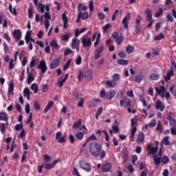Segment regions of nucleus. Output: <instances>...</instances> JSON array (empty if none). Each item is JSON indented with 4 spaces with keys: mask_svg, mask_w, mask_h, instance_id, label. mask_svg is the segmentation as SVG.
Masks as SVG:
<instances>
[{
    "mask_svg": "<svg viewBox=\"0 0 176 176\" xmlns=\"http://www.w3.org/2000/svg\"><path fill=\"white\" fill-rule=\"evenodd\" d=\"M131 17V14L128 13L127 16H126L123 19H122V24L126 28V30L129 29V20H130V18Z\"/></svg>",
    "mask_w": 176,
    "mask_h": 176,
    "instance_id": "obj_7",
    "label": "nucleus"
},
{
    "mask_svg": "<svg viewBox=\"0 0 176 176\" xmlns=\"http://www.w3.org/2000/svg\"><path fill=\"white\" fill-rule=\"evenodd\" d=\"M79 166L80 168L87 171V173H90L91 171V166L87 161L81 160L79 162Z\"/></svg>",
    "mask_w": 176,
    "mask_h": 176,
    "instance_id": "obj_2",
    "label": "nucleus"
},
{
    "mask_svg": "<svg viewBox=\"0 0 176 176\" xmlns=\"http://www.w3.org/2000/svg\"><path fill=\"white\" fill-rule=\"evenodd\" d=\"M149 127H155L156 126V120H152L151 122L148 124Z\"/></svg>",
    "mask_w": 176,
    "mask_h": 176,
    "instance_id": "obj_63",
    "label": "nucleus"
},
{
    "mask_svg": "<svg viewBox=\"0 0 176 176\" xmlns=\"http://www.w3.org/2000/svg\"><path fill=\"white\" fill-rule=\"evenodd\" d=\"M35 77L32 75V73H29L28 76V84L31 85V82H34Z\"/></svg>",
    "mask_w": 176,
    "mask_h": 176,
    "instance_id": "obj_25",
    "label": "nucleus"
},
{
    "mask_svg": "<svg viewBox=\"0 0 176 176\" xmlns=\"http://www.w3.org/2000/svg\"><path fill=\"white\" fill-rule=\"evenodd\" d=\"M34 108L35 111H39V109H41V105L39 104L38 101H35L34 102Z\"/></svg>",
    "mask_w": 176,
    "mask_h": 176,
    "instance_id": "obj_43",
    "label": "nucleus"
},
{
    "mask_svg": "<svg viewBox=\"0 0 176 176\" xmlns=\"http://www.w3.org/2000/svg\"><path fill=\"white\" fill-rule=\"evenodd\" d=\"M84 102H85V99L83 98H80L79 102L77 104V107H83Z\"/></svg>",
    "mask_w": 176,
    "mask_h": 176,
    "instance_id": "obj_50",
    "label": "nucleus"
},
{
    "mask_svg": "<svg viewBox=\"0 0 176 176\" xmlns=\"http://www.w3.org/2000/svg\"><path fill=\"white\" fill-rule=\"evenodd\" d=\"M133 51H134V47L130 45H128L126 50V53L128 54L133 53Z\"/></svg>",
    "mask_w": 176,
    "mask_h": 176,
    "instance_id": "obj_33",
    "label": "nucleus"
},
{
    "mask_svg": "<svg viewBox=\"0 0 176 176\" xmlns=\"http://www.w3.org/2000/svg\"><path fill=\"white\" fill-rule=\"evenodd\" d=\"M14 38L16 41H20V39H21V31H20V30H14Z\"/></svg>",
    "mask_w": 176,
    "mask_h": 176,
    "instance_id": "obj_16",
    "label": "nucleus"
},
{
    "mask_svg": "<svg viewBox=\"0 0 176 176\" xmlns=\"http://www.w3.org/2000/svg\"><path fill=\"white\" fill-rule=\"evenodd\" d=\"M50 45L53 47L54 49H56V50H58L60 49V46L58 45V43H57L56 40H53L50 43Z\"/></svg>",
    "mask_w": 176,
    "mask_h": 176,
    "instance_id": "obj_18",
    "label": "nucleus"
},
{
    "mask_svg": "<svg viewBox=\"0 0 176 176\" xmlns=\"http://www.w3.org/2000/svg\"><path fill=\"white\" fill-rule=\"evenodd\" d=\"M112 168V164L111 163L106 164L102 166V171L103 173H108L109 170Z\"/></svg>",
    "mask_w": 176,
    "mask_h": 176,
    "instance_id": "obj_15",
    "label": "nucleus"
},
{
    "mask_svg": "<svg viewBox=\"0 0 176 176\" xmlns=\"http://www.w3.org/2000/svg\"><path fill=\"white\" fill-rule=\"evenodd\" d=\"M170 133L173 135H176V126H172L170 128Z\"/></svg>",
    "mask_w": 176,
    "mask_h": 176,
    "instance_id": "obj_64",
    "label": "nucleus"
},
{
    "mask_svg": "<svg viewBox=\"0 0 176 176\" xmlns=\"http://www.w3.org/2000/svg\"><path fill=\"white\" fill-rule=\"evenodd\" d=\"M85 31H86V28H82V29H77L76 30V36L78 37L79 36L80 34H83V32H85Z\"/></svg>",
    "mask_w": 176,
    "mask_h": 176,
    "instance_id": "obj_35",
    "label": "nucleus"
},
{
    "mask_svg": "<svg viewBox=\"0 0 176 176\" xmlns=\"http://www.w3.org/2000/svg\"><path fill=\"white\" fill-rule=\"evenodd\" d=\"M75 137H76V138H77V140H82L83 139V133L78 132V133H76Z\"/></svg>",
    "mask_w": 176,
    "mask_h": 176,
    "instance_id": "obj_42",
    "label": "nucleus"
},
{
    "mask_svg": "<svg viewBox=\"0 0 176 176\" xmlns=\"http://www.w3.org/2000/svg\"><path fill=\"white\" fill-rule=\"evenodd\" d=\"M103 50H104L103 46H101L99 48L96 50L94 52V60H98V58H100V54L101 53H102Z\"/></svg>",
    "mask_w": 176,
    "mask_h": 176,
    "instance_id": "obj_6",
    "label": "nucleus"
},
{
    "mask_svg": "<svg viewBox=\"0 0 176 176\" xmlns=\"http://www.w3.org/2000/svg\"><path fill=\"white\" fill-rule=\"evenodd\" d=\"M72 54V51L69 48H68L64 51L65 57H67V56H69V54Z\"/></svg>",
    "mask_w": 176,
    "mask_h": 176,
    "instance_id": "obj_53",
    "label": "nucleus"
},
{
    "mask_svg": "<svg viewBox=\"0 0 176 176\" xmlns=\"http://www.w3.org/2000/svg\"><path fill=\"white\" fill-rule=\"evenodd\" d=\"M155 109H159L161 111V112H163V111H164V104H162V101L160 100H157L155 102Z\"/></svg>",
    "mask_w": 176,
    "mask_h": 176,
    "instance_id": "obj_11",
    "label": "nucleus"
},
{
    "mask_svg": "<svg viewBox=\"0 0 176 176\" xmlns=\"http://www.w3.org/2000/svg\"><path fill=\"white\" fill-rule=\"evenodd\" d=\"M35 63H36V60L35 59V56H33L30 64V68H33V67H34Z\"/></svg>",
    "mask_w": 176,
    "mask_h": 176,
    "instance_id": "obj_49",
    "label": "nucleus"
},
{
    "mask_svg": "<svg viewBox=\"0 0 176 176\" xmlns=\"http://www.w3.org/2000/svg\"><path fill=\"white\" fill-rule=\"evenodd\" d=\"M116 96V91L111 90L106 94V98L107 100H112Z\"/></svg>",
    "mask_w": 176,
    "mask_h": 176,
    "instance_id": "obj_13",
    "label": "nucleus"
},
{
    "mask_svg": "<svg viewBox=\"0 0 176 176\" xmlns=\"http://www.w3.org/2000/svg\"><path fill=\"white\" fill-rule=\"evenodd\" d=\"M159 78H160V76L156 73H152L150 75V79H151V80H157Z\"/></svg>",
    "mask_w": 176,
    "mask_h": 176,
    "instance_id": "obj_28",
    "label": "nucleus"
},
{
    "mask_svg": "<svg viewBox=\"0 0 176 176\" xmlns=\"http://www.w3.org/2000/svg\"><path fill=\"white\" fill-rule=\"evenodd\" d=\"M14 90V85L13 82H9L8 84V97H13L14 96V93H13V91Z\"/></svg>",
    "mask_w": 176,
    "mask_h": 176,
    "instance_id": "obj_9",
    "label": "nucleus"
},
{
    "mask_svg": "<svg viewBox=\"0 0 176 176\" xmlns=\"http://www.w3.org/2000/svg\"><path fill=\"white\" fill-rule=\"evenodd\" d=\"M163 14V8H160L159 11L155 12V17H160Z\"/></svg>",
    "mask_w": 176,
    "mask_h": 176,
    "instance_id": "obj_48",
    "label": "nucleus"
},
{
    "mask_svg": "<svg viewBox=\"0 0 176 176\" xmlns=\"http://www.w3.org/2000/svg\"><path fill=\"white\" fill-rule=\"evenodd\" d=\"M163 142H164V145H166V146H168V144H170V142L168 141V136H166L164 138Z\"/></svg>",
    "mask_w": 176,
    "mask_h": 176,
    "instance_id": "obj_56",
    "label": "nucleus"
},
{
    "mask_svg": "<svg viewBox=\"0 0 176 176\" xmlns=\"http://www.w3.org/2000/svg\"><path fill=\"white\" fill-rule=\"evenodd\" d=\"M82 43L83 47H91V38L84 36L82 38Z\"/></svg>",
    "mask_w": 176,
    "mask_h": 176,
    "instance_id": "obj_3",
    "label": "nucleus"
},
{
    "mask_svg": "<svg viewBox=\"0 0 176 176\" xmlns=\"http://www.w3.org/2000/svg\"><path fill=\"white\" fill-rule=\"evenodd\" d=\"M119 79H120V76L119 74H115L113 75V80H114V82L119 80Z\"/></svg>",
    "mask_w": 176,
    "mask_h": 176,
    "instance_id": "obj_55",
    "label": "nucleus"
},
{
    "mask_svg": "<svg viewBox=\"0 0 176 176\" xmlns=\"http://www.w3.org/2000/svg\"><path fill=\"white\" fill-rule=\"evenodd\" d=\"M106 84L107 85V86H109V87H116V85H118V82L115 80H107L106 81Z\"/></svg>",
    "mask_w": 176,
    "mask_h": 176,
    "instance_id": "obj_21",
    "label": "nucleus"
},
{
    "mask_svg": "<svg viewBox=\"0 0 176 176\" xmlns=\"http://www.w3.org/2000/svg\"><path fill=\"white\" fill-rule=\"evenodd\" d=\"M145 13L146 14V21H152V13L151 12V10H146Z\"/></svg>",
    "mask_w": 176,
    "mask_h": 176,
    "instance_id": "obj_24",
    "label": "nucleus"
},
{
    "mask_svg": "<svg viewBox=\"0 0 176 176\" xmlns=\"http://www.w3.org/2000/svg\"><path fill=\"white\" fill-rule=\"evenodd\" d=\"M53 104H54V102H53V101H50L47 104V107L44 109L45 113H47L48 111H50V109H52V107H53Z\"/></svg>",
    "mask_w": 176,
    "mask_h": 176,
    "instance_id": "obj_23",
    "label": "nucleus"
},
{
    "mask_svg": "<svg viewBox=\"0 0 176 176\" xmlns=\"http://www.w3.org/2000/svg\"><path fill=\"white\" fill-rule=\"evenodd\" d=\"M117 45H121L122 42H123V36H119L118 38L116 39Z\"/></svg>",
    "mask_w": 176,
    "mask_h": 176,
    "instance_id": "obj_45",
    "label": "nucleus"
},
{
    "mask_svg": "<svg viewBox=\"0 0 176 176\" xmlns=\"http://www.w3.org/2000/svg\"><path fill=\"white\" fill-rule=\"evenodd\" d=\"M161 39H164V35L163 34V33H161L155 36L154 38L155 41H160Z\"/></svg>",
    "mask_w": 176,
    "mask_h": 176,
    "instance_id": "obj_36",
    "label": "nucleus"
},
{
    "mask_svg": "<svg viewBox=\"0 0 176 176\" xmlns=\"http://www.w3.org/2000/svg\"><path fill=\"white\" fill-rule=\"evenodd\" d=\"M170 160L168 159V157L164 156L161 162L163 163V164H166V163H168V161Z\"/></svg>",
    "mask_w": 176,
    "mask_h": 176,
    "instance_id": "obj_51",
    "label": "nucleus"
},
{
    "mask_svg": "<svg viewBox=\"0 0 176 176\" xmlns=\"http://www.w3.org/2000/svg\"><path fill=\"white\" fill-rule=\"evenodd\" d=\"M23 96L24 97H27V100H30V89L28 87H26L23 90Z\"/></svg>",
    "mask_w": 176,
    "mask_h": 176,
    "instance_id": "obj_30",
    "label": "nucleus"
},
{
    "mask_svg": "<svg viewBox=\"0 0 176 176\" xmlns=\"http://www.w3.org/2000/svg\"><path fill=\"white\" fill-rule=\"evenodd\" d=\"M62 20L63 21V28H68L67 25L68 24V17H67V14L65 12L62 14Z\"/></svg>",
    "mask_w": 176,
    "mask_h": 176,
    "instance_id": "obj_14",
    "label": "nucleus"
},
{
    "mask_svg": "<svg viewBox=\"0 0 176 176\" xmlns=\"http://www.w3.org/2000/svg\"><path fill=\"white\" fill-rule=\"evenodd\" d=\"M122 155H123L122 158L124 159L122 163L123 164H124V163L127 162V159H129V151H127V149L123 150Z\"/></svg>",
    "mask_w": 176,
    "mask_h": 176,
    "instance_id": "obj_17",
    "label": "nucleus"
},
{
    "mask_svg": "<svg viewBox=\"0 0 176 176\" xmlns=\"http://www.w3.org/2000/svg\"><path fill=\"white\" fill-rule=\"evenodd\" d=\"M60 64V58L54 59L52 60L50 69H54L55 68H57L58 67V65Z\"/></svg>",
    "mask_w": 176,
    "mask_h": 176,
    "instance_id": "obj_12",
    "label": "nucleus"
},
{
    "mask_svg": "<svg viewBox=\"0 0 176 176\" xmlns=\"http://www.w3.org/2000/svg\"><path fill=\"white\" fill-rule=\"evenodd\" d=\"M38 69H41L43 74H45L47 71V67L46 66V62L45 60L40 61L37 66Z\"/></svg>",
    "mask_w": 176,
    "mask_h": 176,
    "instance_id": "obj_5",
    "label": "nucleus"
},
{
    "mask_svg": "<svg viewBox=\"0 0 176 176\" xmlns=\"http://www.w3.org/2000/svg\"><path fill=\"white\" fill-rule=\"evenodd\" d=\"M69 65H71V59H69L67 62L65 63V65L63 67V71H67L68 68H69Z\"/></svg>",
    "mask_w": 176,
    "mask_h": 176,
    "instance_id": "obj_39",
    "label": "nucleus"
},
{
    "mask_svg": "<svg viewBox=\"0 0 176 176\" xmlns=\"http://www.w3.org/2000/svg\"><path fill=\"white\" fill-rule=\"evenodd\" d=\"M38 9H40L41 13H45V6L41 2L38 3Z\"/></svg>",
    "mask_w": 176,
    "mask_h": 176,
    "instance_id": "obj_38",
    "label": "nucleus"
},
{
    "mask_svg": "<svg viewBox=\"0 0 176 176\" xmlns=\"http://www.w3.org/2000/svg\"><path fill=\"white\" fill-rule=\"evenodd\" d=\"M6 124L8 126V122H6ZM6 124L5 123L0 124V131L2 133H5V129L6 128Z\"/></svg>",
    "mask_w": 176,
    "mask_h": 176,
    "instance_id": "obj_34",
    "label": "nucleus"
},
{
    "mask_svg": "<svg viewBox=\"0 0 176 176\" xmlns=\"http://www.w3.org/2000/svg\"><path fill=\"white\" fill-rule=\"evenodd\" d=\"M172 76H174V69H173V68H171L170 71L167 72L166 75L164 76L165 82L170 80Z\"/></svg>",
    "mask_w": 176,
    "mask_h": 176,
    "instance_id": "obj_8",
    "label": "nucleus"
},
{
    "mask_svg": "<svg viewBox=\"0 0 176 176\" xmlns=\"http://www.w3.org/2000/svg\"><path fill=\"white\" fill-rule=\"evenodd\" d=\"M64 83H65V79L61 80V78H59L57 82V85L59 86V87H62Z\"/></svg>",
    "mask_w": 176,
    "mask_h": 176,
    "instance_id": "obj_47",
    "label": "nucleus"
},
{
    "mask_svg": "<svg viewBox=\"0 0 176 176\" xmlns=\"http://www.w3.org/2000/svg\"><path fill=\"white\" fill-rule=\"evenodd\" d=\"M57 163H58V160H54L52 164H44V168L45 170H51V168H53V167H54Z\"/></svg>",
    "mask_w": 176,
    "mask_h": 176,
    "instance_id": "obj_10",
    "label": "nucleus"
},
{
    "mask_svg": "<svg viewBox=\"0 0 176 176\" xmlns=\"http://www.w3.org/2000/svg\"><path fill=\"white\" fill-rule=\"evenodd\" d=\"M156 152H157V147H151L150 148V153H152V155H155Z\"/></svg>",
    "mask_w": 176,
    "mask_h": 176,
    "instance_id": "obj_61",
    "label": "nucleus"
},
{
    "mask_svg": "<svg viewBox=\"0 0 176 176\" xmlns=\"http://www.w3.org/2000/svg\"><path fill=\"white\" fill-rule=\"evenodd\" d=\"M117 64L120 65H127L129 64V60L124 59H119L117 60Z\"/></svg>",
    "mask_w": 176,
    "mask_h": 176,
    "instance_id": "obj_29",
    "label": "nucleus"
},
{
    "mask_svg": "<svg viewBox=\"0 0 176 176\" xmlns=\"http://www.w3.org/2000/svg\"><path fill=\"white\" fill-rule=\"evenodd\" d=\"M111 26L112 25H111V23H107V25L103 26L102 28L103 34H106L107 31H108V30H109V28H111Z\"/></svg>",
    "mask_w": 176,
    "mask_h": 176,
    "instance_id": "obj_32",
    "label": "nucleus"
},
{
    "mask_svg": "<svg viewBox=\"0 0 176 176\" xmlns=\"http://www.w3.org/2000/svg\"><path fill=\"white\" fill-rule=\"evenodd\" d=\"M156 130H157V131H160V133H162V131H163V126H162V122H160V121H158Z\"/></svg>",
    "mask_w": 176,
    "mask_h": 176,
    "instance_id": "obj_40",
    "label": "nucleus"
},
{
    "mask_svg": "<svg viewBox=\"0 0 176 176\" xmlns=\"http://www.w3.org/2000/svg\"><path fill=\"white\" fill-rule=\"evenodd\" d=\"M101 149L102 147L101 144L98 142H94L89 144V151L95 157H98L100 156V153H101Z\"/></svg>",
    "mask_w": 176,
    "mask_h": 176,
    "instance_id": "obj_1",
    "label": "nucleus"
},
{
    "mask_svg": "<svg viewBox=\"0 0 176 176\" xmlns=\"http://www.w3.org/2000/svg\"><path fill=\"white\" fill-rule=\"evenodd\" d=\"M166 19L168 21H170V23H173V21H174V18H173V16L170 14H167Z\"/></svg>",
    "mask_w": 176,
    "mask_h": 176,
    "instance_id": "obj_57",
    "label": "nucleus"
},
{
    "mask_svg": "<svg viewBox=\"0 0 176 176\" xmlns=\"http://www.w3.org/2000/svg\"><path fill=\"white\" fill-rule=\"evenodd\" d=\"M135 33L136 34V35H138L140 32H141V27H140L139 25H137L135 26Z\"/></svg>",
    "mask_w": 176,
    "mask_h": 176,
    "instance_id": "obj_52",
    "label": "nucleus"
},
{
    "mask_svg": "<svg viewBox=\"0 0 176 176\" xmlns=\"http://www.w3.org/2000/svg\"><path fill=\"white\" fill-rule=\"evenodd\" d=\"M0 120H3L4 122H8V116L6 112L0 113Z\"/></svg>",
    "mask_w": 176,
    "mask_h": 176,
    "instance_id": "obj_27",
    "label": "nucleus"
},
{
    "mask_svg": "<svg viewBox=\"0 0 176 176\" xmlns=\"http://www.w3.org/2000/svg\"><path fill=\"white\" fill-rule=\"evenodd\" d=\"M84 78L87 80H91L93 76H91V72L90 70L87 71L84 74Z\"/></svg>",
    "mask_w": 176,
    "mask_h": 176,
    "instance_id": "obj_20",
    "label": "nucleus"
},
{
    "mask_svg": "<svg viewBox=\"0 0 176 176\" xmlns=\"http://www.w3.org/2000/svg\"><path fill=\"white\" fill-rule=\"evenodd\" d=\"M135 131H137V127L134 126L131 130L130 138H134V137L135 136Z\"/></svg>",
    "mask_w": 176,
    "mask_h": 176,
    "instance_id": "obj_44",
    "label": "nucleus"
},
{
    "mask_svg": "<svg viewBox=\"0 0 176 176\" xmlns=\"http://www.w3.org/2000/svg\"><path fill=\"white\" fill-rule=\"evenodd\" d=\"M118 56L121 58H126V53L124 52H120L118 53Z\"/></svg>",
    "mask_w": 176,
    "mask_h": 176,
    "instance_id": "obj_62",
    "label": "nucleus"
},
{
    "mask_svg": "<svg viewBox=\"0 0 176 176\" xmlns=\"http://www.w3.org/2000/svg\"><path fill=\"white\" fill-rule=\"evenodd\" d=\"M76 42H77V39L76 38H74L72 40V49H75L76 47Z\"/></svg>",
    "mask_w": 176,
    "mask_h": 176,
    "instance_id": "obj_59",
    "label": "nucleus"
},
{
    "mask_svg": "<svg viewBox=\"0 0 176 176\" xmlns=\"http://www.w3.org/2000/svg\"><path fill=\"white\" fill-rule=\"evenodd\" d=\"M80 126H82V119H79L78 122L74 123L73 129H78Z\"/></svg>",
    "mask_w": 176,
    "mask_h": 176,
    "instance_id": "obj_31",
    "label": "nucleus"
},
{
    "mask_svg": "<svg viewBox=\"0 0 176 176\" xmlns=\"http://www.w3.org/2000/svg\"><path fill=\"white\" fill-rule=\"evenodd\" d=\"M142 80H144V76H142V75L141 74H138L136 77H135V81L138 83H140Z\"/></svg>",
    "mask_w": 176,
    "mask_h": 176,
    "instance_id": "obj_37",
    "label": "nucleus"
},
{
    "mask_svg": "<svg viewBox=\"0 0 176 176\" xmlns=\"http://www.w3.org/2000/svg\"><path fill=\"white\" fill-rule=\"evenodd\" d=\"M31 90L34 91V93H38V85L36 84H32L31 85Z\"/></svg>",
    "mask_w": 176,
    "mask_h": 176,
    "instance_id": "obj_41",
    "label": "nucleus"
},
{
    "mask_svg": "<svg viewBox=\"0 0 176 176\" xmlns=\"http://www.w3.org/2000/svg\"><path fill=\"white\" fill-rule=\"evenodd\" d=\"M78 16L81 17L82 20H86L87 19H89V13L87 12L82 13V12H80V13L78 14Z\"/></svg>",
    "mask_w": 176,
    "mask_h": 176,
    "instance_id": "obj_26",
    "label": "nucleus"
},
{
    "mask_svg": "<svg viewBox=\"0 0 176 176\" xmlns=\"http://www.w3.org/2000/svg\"><path fill=\"white\" fill-rule=\"evenodd\" d=\"M153 157L155 164L157 166H159V164H160V160L162 159V157H160L159 155H154Z\"/></svg>",
    "mask_w": 176,
    "mask_h": 176,
    "instance_id": "obj_19",
    "label": "nucleus"
},
{
    "mask_svg": "<svg viewBox=\"0 0 176 176\" xmlns=\"http://www.w3.org/2000/svg\"><path fill=\"white\" fill-rule=\"evenodd\" d=\"M89 8L90 12H93L94 10V3L93 0H91L89 1Z\"/></svg>",
    "mask_w": 176,
    "mask_h": 176,
    "instance_id": "obj_46",
    "label": "nucleus"
},
{
    "mask_svg": "<svg viewBox=\"0 0 176 176\" xmlns=\"http://www.w3.org/2000/svg\"><path fill=\"white\" fill-rule=\"evenodd\" d=\"M144 140H145V135L144 133H140L138 137L137 142H138V144H142V142H144Z\"/></svg>",
    "mask_w": 176,
    "mask_h": 176,
    "instance_id": "obj_22",
    "label": "nucleus"
},
{
    "mask_svg": "<svg viewBox=\"0 0 176 176\" xmlns=\"http://www.w3.org/2000/svg\"><path fill=\"white\" fill-rule=\"evenodd\" d=\"M44 25L46 28V30H49V27H50V22L49 21L52 20V16H50V14L49 12H45L44 14Z\"/></svg>",
    "mask_w": 176,
    "mask_h": 176,
    "instance_id": "obj_4",
    "label": "nucleus"
},
{
    "mask_svg": "<svg viewBox=\"0 0 176 176\" xmlns=\"http://www.w3.org/2000/svg\"><path fill=\"white\" fill-rule=\"evenodd\" d=\"M112 130L116 134H118V133H119V127H118V126H112Z\"/></svg>",
    "mask_w": 176,
    "mask_h": 176,
    "instance_id": "obj_60",
    "label": "nucleus"
},
{
    "mask_svg": "<svg viewBox=\"0 0 176 176\" xmlns=\"http://www.w3.org/2000/svg\"><path fill=\"white\" fill-rule=\"evenodd\" d=\"M71 38V34H64L62 36V41H68Z\"/></svg>",
    "mask_w": 176,
    "mask_h": 176,
    "instance_id": "obj_54",
    "label": "nucleus"
},
{
    "mask_svg": "<svg viewBox=\"0 0 176 176\" xmlns=\"http://www.w3.org/2000/svg\"><path fill=\"white\" fill-rule=\"evenodd\" d=\"M137 126V118H132L131 119V126L135 127Z\"/></svg>",
    "mask_w": 176,
    "mask_h": 176,
    "instance_id": "obj_58",
    "label": "nucleus"
}]
</instances>
